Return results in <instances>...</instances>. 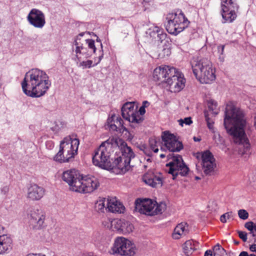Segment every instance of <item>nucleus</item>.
<instances>
[{
    "label": "nucleus",
    "mask_w": 256,
    "mask_h": 256,
    "mask_svg": "<svg viewBox=\"0 0 256 256\" xmlns=\"http://www.w3.org/2000/svg\"><path fill=\"white\" fill-rule=\"evenodd\" d=\"M132 149L122 139L110 138L102 142L94 152V165L104 170L118 168L122 172L128 171L130 162L134 158Z\"/></svg>",
    "instance_id": "f257e3e1"
},
{
    "label": "nucleus",
    "mask_w": 256,
    "mask_h": 256,
    "mask_svg": "<svg viewBox=\"0 0 256 256\" xmlns=\"http://www.w3.org/2000/svg\"><path fill=\"white\" fill-rule=\"evenodd\" d=\"M224 124L228 132L232 136L234 142L238 144L239 154H250V144L244 130L246 120L243 111L232 103L227 104Z\"/></svg>",
    "instance_id": "f03ea898"
},
{
    "label": "nucleus",
    "mask_w": 256,
    "mask_h": 256,
    "mask_svg": "<svg viewBox=\"0 0 256 256\" xmlns=\"http://www.w3.org/2000/svg\"><path fill=\"white\" fill-rule=\"evenodd\" d=\"M51 84L49 76L44 71L32 68L25 74L22 82V88L27 96L36 98L44 95Z\"/></svg>",
    "instance_id": "7ed1b4c3"
},
{
    "label": "nucleus",
    "mask_w": 256,
    "mask_h": 256,
    "mask_svg": "<svg viewBox=\"0 0 256 256\" xmlns=\"http://www.w3.org/2000/svg\"><path fill=\"white\" fill-rule=\"evenodd\" d=\"M62 180L69 186L70 190L82 194L90 193L99 186L98 180L94 176H81L74 168L64 171Z\"/></svg>",
    "instance_id": "20e7f679"
},
{
    "label": "nucleus",
    "mask_w": 256,
    "mask_h": 256,
    "mask_svg": "<svg viewBox=\"0 0 256 256\" xmlns=\"http://www.w3.org/2000/svg\"><path fill=\"white\" fill-rule=\"evenodd\" d=\"M192 68L196 78L202 84H211L216 80V70L208 58L193 60Z\"/></svg>",
    "instance_id": "39448f33"
},
{
    "label": "nucleus",
    "mask_w": 256,
    "mask_h": 256,
    "mask_svg": "<svg viewBox=\"0 0 256 256\" xmlns=\"http://www.w3.org/2000/svg\"><path fill=\"white\" fill-rule=\"evenodd\" d=\"M165 26L170 34L176 36L186 28L190 22L181 10L170 12L166 15Z\"/></svg>",
    "instance_id": "423d86ee"
},
{
    "label": "nucleus",
    "mask_w": 256,
    "mask_h": 256,
    "mask_svg": "<svg viewBox=\"0 0 256 256\" xmlns=\"http://www.w3.org/2000/svg\"><path fill=\"white\" fill-rule=\"evenodd\" d=\"M165 208V205L161 204H158L149 198H138L135 202L134 210L141 214L148 216H154L162 214Z\"/></svg>",
    "instance_id": "0eeeda50"
},
{
    "label": "nucleus",
    "mask_w": 256,
    "mask_h": 256,
    "mask_svg": "<svg viewBox=\"0 0 256 256\" xmlns=\"http://www.w3.org/2000/svg\"><path fill=\"white\" fill-rule=\"evenodd\" d=\"M136 250L135 244L130 240L124 237H118L116 238L110 253L121 256H133Z\"/></svg>",
    "instance_id": "6e6552de"
},
{
    "label": "nucleus",
    "mask_w": 256,
    "mask_h": 256,
    "mask_svg": "<svg viewBox=\"0 0 256 256\" xmlns=\"http://www.w3.org/2000/svg\"><path fill=\"white\" fill-rule=\"evenodd\" d=\"M168 158L172 160L166 164V166L169 167L168 173L172 176L174 180L178 174L182 176L188 174L189 168L184 162L181 156L172 153L168 154Z\"/></svg>",
    "instance_id": "1a4fd4ad"
},
{
    "label": "nucleus",
    "mask_w": 256,
    "mask_h": 256,
    "mask_svg": "<svg viewBox=\"0 0 256 256\" xmlns=\"http://www.w3.org/2000/svg\"><path fill=\"white\" fill-rule=\"evenodd\" d=\"M79 144V140L73 135L64 138L61 142L60 146L68 162L77 154Z\"/></svg>",
    "instance_id": "9d476101"
},
{
    "label": "nucleus",
    "mask_w": 256,
    "mask_h": 256,
    "mask_svg": "<svg viewBox=\"0 0 256 256\" xmlns=\"http://www.w3.org/2000/svg\"><path fill=\"white\" fill-rule=\"evenodd\" d=\"M122 118L132 124H140L144 118L138 114L137 106L134 102H127L122 108Z\"/></svg>",
    "instance_id": "9b49d317"
},
{
    "label": "nucleus",
    "mask_w": 256,
    "mask_h": 256,
    "mask_svg": "<svg viewBox=\"0 0 256 256\" xmlns=\"http://www.w3.org/2000/svg\"><path fill=\"white\" fill-rule=\"evenodd\" d=\"M28 225L30 228L39 230L45 226L46 215L42 210L32 208L28 214Z\"/></svg>",
    "instance_id": "f8f14e48"
},
{
    "label": "nucleus",
    "mask_w": 256,
    "mask_h": 256,
    "mask_svg": "<svg viewBox=\"0 0 256 256\" xmlns=\"http://www.w3.org/2000/svg\"><path fill=\"white\" fill-rule=\"evenodd\" d=\"M186 80L184 74L176 68V74L168 77L167 84L172 92L177 93L180 92L185 86Z\"/></svg>",
    "instance_id": "ddd939ff"
},
{
    "label": "nucleus",
    "mask_w": 256,
    "mask_h": 256,
    "mask_svg": "<svg viewBox=\"0 0 256 256\" xmlns=\"http://www.w3.org/2000/svg\"><path fill=\"white\" fill-rule=\"evenodd\" d=\"M162 139L164 146L170 152H178L183 148L182 142L178 141L176 136L168 131L162 132Z\"/></svg>",
    "instance_id": "4468645a"
},
{
    "label": "nucleus",
    "mask_w": 256,
    "mask_h": 256,
    "mask_svg": "<svg viewBox=\"0 0 256 256\" xmlns=\"http://www.w3.org/2000/svg\"><path fill=\"white\" fill-rule=\"evenodd\" d=\"M176 74V68L167 65H162L156 68L153 72V78L154 81L159 83H166L168 77Z\"/></svg>",
    "instance_id": "2eb2a0df"
},
{
    "label": "nucleus",
    "mask_w": 256,
    "mask_h": 256,
    "mask_svg": "<svg viewBox=\"0 0 256 256\" xmlns=\"http://www.w3.org/2000/svg\"><path fill=\"white\" fill-rule=\"evenodd\" d=\"M29 24L34 28H42L46 24L45 16L42 12L32 8L27 16Z\"/></svg>",
    "instance_id": "dca6fc26"
},
{
    "label": "nucleus",
    "mask_w": 256,
    "mask_h": 256,
    "mask_svg": "<svg viewBox=\"0 0 256 256\" xmlns=\"http://www.w3.org/2000/svg\"><path fill=\"white\" fill-rule=\"evenodd\" d=\"M106 124V128L110 131L116 132L117 134H122L126 132V134L128 132V129L123 126V120L115 114L108 118Z\"/></svg>",
    "instance_id": "f3484780"
},
{
    "label": "nucleus",
    "mask_w": 256,
    "mask_h": 256,
    "mask_svg": "<svg viewBox=\"0 0 256 256\" xmlns=\"http://www.w3.org/2000/svg\"><path fill=\"white\" fill-rule=\"evenodd\" d=\"M202 164L204 173L206 174H210L216 167L214 156L209 150H206L202 153Z\"/></svg>",
    "instance_id": "a211bd4d"
},
{
    "label": "nucleus",
    "mask_w": 256,
    "mask_h": 256,
    "mask_svg": "<svg viewBox=\"0 0 256 256\" xmlns=\"http://www.w3.org/2000/svg\"><path fill=\"white\" fill-rule=\"evenodd\" d=\"M238 9V4H232L230 7L221 8L222 23H231L236 18V12Z\"/></svg>",
    "instance_id": "6ab92c4d"
},
{
    "label": "nucleus",
    "mask_w": 256,
    "mask_h": 256,
    "mask_svg": "<svg viewBox=\"0 0 256 256\" xmlns=\"http://www.w3.org/2000/svg\"><path fill=\"white\" fill-rule=\"evenodd\" d=\"M146 34L155 42L160 43L166 38L167 36V34L164 32V30L157 26L150 28L146 32Z\"/></svg>",
    "instance_id": "aec40b11"
},
{
    "label": "nucleus",
    "mask_w": 256,
    "mask_h": 256,
    "mask_svg": "<svg viewBox=\"0 0 256 256\" xmlns=\"http://www.w3.org/2000/svg\"><path fill=\"white\" fill-rule=\"evenodd\" d=\"M142 180L146 184L152 188L160 187L162 184V176L160 174L148 172L144 175Z\"/></svg>",
    "instance_id": "412c9836"
},
{
    "label": "nucleus",
    "mask_w": 256,
    "mask_h": 256,
    "mask_svg": "<svg viewBox=\"0 0 256 256\" xmlns=\"http://www.w3.org/2000/svg\"><path fill=\"white\" fill-rule=\"evenodd\" d=\"M112 226H115L116 230L123 234H130L134 229V226L128 221L122 220H114L111 222Z\"/></svg>",
    "instance_id": "4be33fe9"
},
{
    "label": "nucleus",
    "mask_w": 256,
    "mask_h": 256,
    "mask_svg": "<svg viewBox=\"0 0 256 256\" xmlns=\"http://www.w3.org/2000/svg\"><path fill=\"white\" fill-rule=\"evenodd\" d=\"M44 189L38 184H32L28 190V198L32 200H40L44 194Z\"/></svg>",
    "instance_id": "5701e85b"
},
{
    "label": "nucleus",
    "mask_w": 256,
    "mask_h": 256,
    "mask_svg": "<svg viewBox=\"0 0 256 256\" xmlns=\"http://www.w3.org/2000/svg\"><path fill=\"white\" fill-rule=\"evenodd\" d=\"M107 208L109 212L113 213H123L124 206L116 198H107Z\"/></svg>",
    "instance_id": "b1692460"
},
{
    "label": "nucleus",
    "mask_w": 256,
    "mask_h": 256,
    "mask_svg": "<svg viewBox=\"0 0 256 256\" xmlns=\"http://www.w3.org/2000/svg\"><path fill=\"white\" fill-rule=\"evenodd\" d=\"M12 240L8 234L0 236V254L8 252L12 248Z\"/></svg>",
    "instance_id": "393cba45"
},
{
    "label": "nucleus",
    "mask_w": 256,
    "mask_h": 256,
    "mask_svg": "<svg viewBox=\"0 0 256 256\" xmlns=\"http://www.w3.org/2000/svg\"><path fill=\"white\" fill-rule=\"evenodd\" d=\"M189 232L188 226L186 222H181L177 224L172 234V238L174 240H178L186 236Z\"/></svg>",
    "instance_id": "a878e982"
},
{
    "label": "nucleus",
    "mask_w": 256,
    "mask_h": 256,
    "mask_svg": "<svg viewBox=\"0 0 256 256\" xmlns=\"http://www.w3.org/2000/svg\"><path fill=\"white\" fill-rule=\"evenodd\" d=\"M184 253L186 256H190L198 248V242L192 240H186L182 246Z\"/></svg>",
    "instance_id": "bb28decb"
},
{
    "label": "nucleus",
    "mask_w": 256,
    "mask_h": 256,
    "mask_svg": "<svg viewBox=\"0 0 256 256\" xmlns=\"http://www.w3.org/2000/svg\"><path fill=\"white\" fill-rule=\"evenodd\" d=\"M95 208L98 212H104L108 210L107 198H100L95 204Z\"/></svg>",
    "instance_id": "cd10ccee"
},
{
    "label": "nucleus",
    "mask_w": 256,
    "mask_h": 256,
    "mask_svg": "<svg viewBox=\"0 0 256 256\" xmlns=\"http://www.w3.org/2000/svg\"><path fill=\"white\" fill-rule=\"evenodd\" d=\"M208 106L209 112L213 114L214 116L218 114L220 110L218 107V104L216 101L214 100H208Z\"/></svg>",
    "instance_id": "c85d7f7f"
},
{
    "label": "nucleus",
    "mask_w": 256,
    "mask_h": 256,
    "mask_svg": "<svg viewBox=\"0 0 256 256\" xmlns=\"http://www.w3.org/2000/svg\"><path fill=\"white\" fill-rule=\"evenodd\" d=\"M244 227L250 232V234L252 237L256 236V225L252 222H246L244 224Z\"/></svg>",
    "instance_id": "c756f323"
},
{
    "label": "nucleus",
    "mask_w": 256,
    "mask_h": 256,
    "mask_svg": "<svg viewBox=\"0 0 256 256\" xmlns=\"http://www.w3.org/2000/svg\"><path fill=\"white\" fill-rule=\"evenodd\" d=\"M66 158L64 156V154L62 153V151L60 147V150L54 156V160L56 162L60 163H64L68 162V160H66Z\"/></svg>",
    "instance_id": "7c9ffc66"
},
{
    "label": "nucleus",
    "mask_w": 256,
    "mask_h": 256,
    "mask_svg": "<svg viewBox=\"0 0 256 256\" xmlns=\"http://www.w3.org/2000/svg\"><path fill=\"white\" fill-rule=\"evenodd\" d=\"M214 256H222L226 252V250L218 244L213 248Z\"/></svg>",
    "instance_id": "2f4dec72"
},
{
    "label": "nucleus",
    "mask_w": 256,
    "mask_h": 256,
    "mask_svg": "<svg viewBox=\"0 0 256 256\" xmlns=\"http://www.w3.org/2000/svg\"><path fill=\"white\" fill-rule=\"evenodd\" d=\"M224 45H219L218 46V59L220 62H223L224 60Z\"/></svg>",
    "instance_id": "473e14b6"
},
{
    "label": "nucleus",
    "mask_w": 256,
    "mask_h": 256,
    "mask_svg": "<svg viewBox=\"0 0 256 256\" xmlns=\"http://www.w3.org/2000/svg\"><path fill=\"white\" fill-rule=\"evenodd\" d=\"M149 144L150 149L155 153L158 151V142L156 140L153 138H150L149 140Z\"/></svg>",
    "instance_id": "72a5a7b5"
},
{
    "label": "nucleus",
    "mask_w": 256,
    "mask_h": 256,
    "mask_svg": "<svg viewBox=\"0 0 256 256\" xmlns=\"http://www.w3.org/2000/svg\"><path fill=\"white\" fill-rule=\"evenodd\" d=\"M204 114L205 116V120L207 123L208 127L210 129H212L213 127L214 122L212 119L209 117L208 112L205 110L204 112Z\"/></svg>",
    "instance_id": "f704fd0d"
},
{
    "label": "nucleus",
    "mask_w": 256,
    "mask_h": 256,
    "mask_svg": "<svg viewBox=\"0 0 256 256\" xmlns=\"http://www.w3.org/2000/svg\"><path fill=\"white\" fill-rule=\"evenodd\" d=\"M232 4H237L232 0H221L220 7L221 8L227 7H230Z\"/></svg>",
    "instance_id": "c9c22d12"
},
{
    "label": "nucleus",
    "mask_w": 256,
    "mask_h": 256,
    "mask_svg": "<svg viewBox=\"0 0 256 256\" xmlns=\"http://www.w3.org/2000/svg\"><path fill=\"white\" fill-rule=\"evenodd\" d=\"M232 218V212H226L220 216V220L222 222L225 223L227 219Z\"/></svg>",
    "instance_id": "e433bc0d"
},
{
    "label": "nucleus",
    "mask_w": 256,
    "mask_h": 256,
    "mask_svg": "<svg viewBox=\"0 0 256 256\" xmlns=\"http://www.w3.org/2000/svg\"><path fill=\"white\" fill-rule=\"evenodd\" d=\"M86 41L88 48L92 50L93 53H95L96 48L94 44V41L92 39H87Z\"/></svg>",
    "instance_id": "4c0bfd02"
},
{
    "label": "nucleus",
    "mask_w": 256,
    "mask_h": 256,
    "mask_svg": "<svg viewBox=\"0 0 256 256\" xmlns=\"http://www.w3.org/2000/svg\"><path fill=\"white\" fill-rule=\"evenodd\" d=\"M100 55L98 57L94 58V61L96 62L93 64V66H96L100 62L104 57V50L102 44H100Z\"/></svg>",
    "instance_id": "58836bf2"
},
{
    "label": "nucleus",
    "mask_w": 256,
    "mask_h": 256,
    "mask_svg": "<svg viewBox=\"0 0 256 256\" xmlns=\"http://www.w3.org/2000/svg\"><path fill=\"white\" fill-rule=\"evenodd\" d=\"M92 63L93 62L92 60L82 61V62H80L79 66H82L84 69L86 68H90L91 67L93 66Z\"/></svg>",
    "instance_id": "ea45409f"
},
{
    "label": "nucleus",
    "mask_w": 256,
    "mask_h": 256,
    "mask_svg": "<svg viewBox=\"0 0 256 256\" xmlns=\"http://www.w3.org/2000/svg\"><path fill=\"white\" fill-rule=\"evenodd\" d=\"M179 124L182 126H184V124L186 125H190L192 123V121L190 117H187L184 119H180L178 120Z\"/></svg>",
    "instance_id": "a19ab883"
},
{
    "label": "nucleus",
    "mask_w": 256,
    "mask_h": 256,
    "mask_svg": "<svg viewBox=\"0 0 256 256\" xmlns=\"http://www.w3.org/2000/svg\"><path fill=\"white\" fill-rule=\"evenodd\" d=\"M238 215L240 218L245 220L248 217V212L244 210H240L238 212Z\"/></svg>",
    "instance_id": "79ce46f5"
},
{
    "label": "nucleus",
    "mask_w": 256,
    "mask_h": 256,
    "mask_svg": "<svg viewBox=\"0 0 256 256\" xmlns=\"http://www.w3.org/2000/svg\"><path fill=\"white\" fill-rule=\"evenodd\" d=\"M238 236L240 237V239H242V240L243 242H246L247 239H248V238H247L248 234L246 232L238 230Z\"/></svg>",
    "instance_id": "37998d69"
},
{
    "label": "nucleus",
    "mask_w": 256,
    "mask_h": 256,
    "mask_svg": "<svg viewBox=\"0 0 256 256\" xmlns=\"http://www.w3.org/2000/svg\"><path fill=\"white\" fill-rule=\"evenodd\" d=\"M54 142L52 140H48L46 142V146L48 150H52L54 147Z\"/></svg>",
    "instance_id": "c03bdc74"
},
{
    "label": "nucleus",
    "mask_w": 256,
    "mask_h": 256,
    "mask_svg": "<svg viewBox=\"0 0 256 256\" xmlns=\"http://www.w3.org/2000/svg\"><path fill=\"white\" fill-rule=\"evenodd\" d=\"M86 48L83 46L82 45H80L76 48V52L78 54H80L82 50H86Z\"/></svg>",
    "instance_id": "a18cd8bd"
},
{
    "label": "nucleus",
    "mask_w": 256,
    "mask_h": 256,
    "mask_svg": "<svg viewBox=\"0 0 256 256\" xmlns=\"http://www.w3.org/2000/svg\"><path fill=\"white\" fill-rule=\"evenodd\" d=\"M146 108H144V107L142 106H141L140 108V109L138 110V114L140 116H142H142L145 114L146 112V110H145Z\"/></svg>",
    "instance_id": "49530a36"
},
{
    "label": "nucleus",
    "mask_w": 256,
    "mask_h": 256,
    "mask_svg": "<svg viewBox=\"0 0 256 256\" xmlns=\"http://www.w3.org/2000/svg\"><path fill=\"white\" fill-rule=\"evenodd\" d=\"M9 190V188L8 186H4L1 189V192L4 194H6Z\"/></svg>",
    "instance_id": "de8ad7c7"
},
{
    "label": "nucleus",
    "mask_w": 256,
    "mask_h": 256,
    "mask_svg": "<svg viewBox=\"0 0 256 256\" xmlns=\"http://www.w3.org/2000/svg\"><path fill=\"white\" fill-rule=\"evenodd\" d=\"M214 254L212 252V250H208L204 252V256H213Z\"/></svg>",
    "instance_id": "09e8293b"
},
{
    "label": "nucleus",
    "mask_w": 256,
    "mask_h": 256,
    "mask_svg": "<svg viewBox=\"0 0 256 256\" xmlns=\"http://www.w3.org/2000/svg\"><path fill=\"white\" fill-rule=\"evenodd\" d=\"M239 256H256V255L254 254H248L247 252L243 251L240 254Z\"/></svg>",
    "instance_id": "8fccbe9b"
},
{
    "label": "nucleus",
    "mask_w": 256,
    "mask_h": 256,
    "mask_svg": "<svg viewBox=\"0 0 256 256\" xmlns=\"http://www.w3.org/2000/svg\"><path fill=\"white\" fill-rule=\"evenodd\" d=\"M80 40L78 39V36H76L75 38L74 42V44L76 46H78L80 45V42H78V40Z\"/></svg>",
    "instance_id": "3c124183"
},
{
    "label": "nucleus",
    "mask_w": 256,
    "mask_h": 256,
    "mask_svg": "<svg viewBox=\"0 0 256 256\" xmlns=\"http://www.w3.org/2000/svg\"><path fill=\"white\" fill-rule=\"evenodd\" d=\"M250 250L252 252H256V244H253L250 247Z\"/></svg>",
    "instance_id": "603ef678"
},
{
    "label": "nucleus",
    "mask_w": 256,
    "mask_h": 256,
    "mask_svg": "<svg viewBox=\"0 0 256 256\" xmlns=\"http://www.w3.org/2000/svg\"><path fill=\"white\" fill-rule=\"evenodd\" d=\"M150 104V103L147 101V100H144L142 102V106L144 107V108L148 107V106H149Z\"/></svg>",
    "instance_id": "864d4df0"
},
{
    "label": "nucleus",
    "mask_w": 256,
    "mask_h": 256,
    "mask_svg": "<svg viewBox=\"0 0 256 256\" xmlns=\"http://www.w3.org/2000/svg\"><path fill=\"white\" fill-rule=\"evenodd\" d=\"M26 256H46L44 254H29Z\"/></svg>",
    "instance_id": "5fc2aeb1"
},
{
    "label": "nucleus",
    "mask_w": 256,
    "mask_h": 256,
    "mask_svg": "<svg viewBox=\"0 0 256 256\" xmlns=\"http://www.w3.org/2000/svg\"><path fill=\"white\" fill-rule=\"evenodd\" d=\"M4 230V228L0 224V236L2 234Z\"/></svg>",
    "instance_id": "6e6d98bb"
},
{
    "label": "nucleus",
    "mask_w": 256,
    "mask_h": 256,
    "mask_svg": "<svg viewBox=\"0 0 256 256\" xmlns=\"http://www.w3.org/2000/svg\"><path fill=\"white\" fill-rule=\"evenodd\" d=\"M2 84H3L2 77V76L1 75H0V89L2 88Z\"/></svg>",
    "instance_id": "4d7b16f0"
},
{
    "label": "nucleus",
    "mask_w": 256,
    "mask_h": 256,
    "mask_svg": "<svg viewBox=\"0 0 256 256\" xmlns=\"http://www.w3.org/2000/svg\"><path fill=\"white\" fill-rule=\"evenodd\" d=\"M194 142H200L201 139L199 138H197V137H194Z\"/></svg>",
    "instance_id": "13d9d810"
},
{
    "label": "nucleus",
    "mask_w": 256,
    "mask_h": 256,
    "mask_svg": "<svg viewBox=\"0 0 256 256\" xmlns=\"http://www.w3.org/2000/svg\"><path fill=\"white\" fill-rule=\"evenodd\" d=\"M84 34V32L80 33L77 36H78V39L80 40V37H82Z\"/></svg>",
    "instance_id": "bf43d9fd"
},
{
    "label": "nucleus",
    "mask_w": 256,
    "mask_h": 256,
    "mask_svg": "<svg viewBox=\"0 0 256 256\" xmlns=\"http://www.w3.org/2000/svg\"><path fill=\"white\" fill-rule=\"evenodd\" d=\"M96 42H100V44H102V42H101V40H100L99 38H98V36H97V38H96Z\"/></svg>",
    "instance_id": "052dcab7"
},
{
    "label": "nucleus",
    "mask_w": 256,
    "mask_h": 256,
    "mask_svg": "<svg viewBox=\"0 0 256 256\" xmlns=\"http://www.w3.org/2000/svg\"><path fill=\"white\" fill-rule=\"evenodd\" d=\"M86 50H82L80 52V54H86Z\"/></svg>",
    "instance_id": "680f3d73"
},
{
    "label": "nucleus",
    "mask_w": 256,
    "mask_h": 256,
    "mask_svg": "<svg viewBox=\"0 0 256 256\" xmlns=\"http://www.w3.org/2000/svg\"><path fill=\"white\" fill-rule=\"evenodd\" d=\"M165 156H165V154H161L160 155V157L161 158H165Z\"/></svg>",
    "instance_id": "e2e57ef3"
},
{
    "label": "nucleus",
    "mask_w": 256,
    "mask_h": 256,
    "mask_svg": "<svg viewBox=\"0 0 256 256\" xmlns=\"http://www.w3.org/2000/svg\"><path fill=\"white\" fill-rule=\"evenodd\" d=\"M196 180H199L200 179V178L198 177V176H196Z\"/></svg>",
    "instance_id": "0e129e2a"
}]
</instances>
